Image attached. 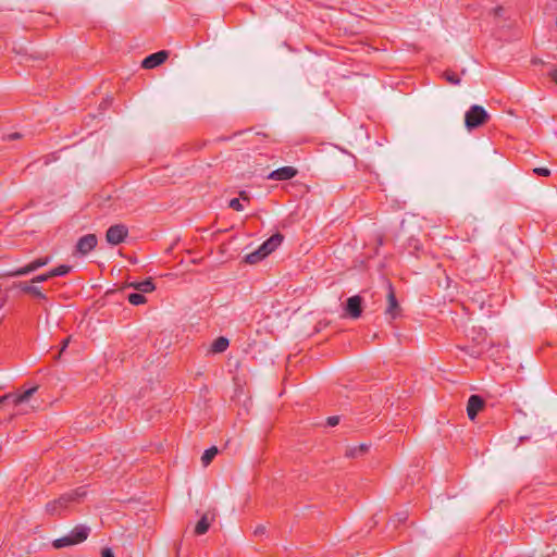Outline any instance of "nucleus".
I'll use <instances>...</instances> for the list:
<instances>
[{"mask_svg": "<svg viewBox=\"0 0 557 557\" xmlns=\"http://www.w3.org/2000/svg\"><path fill=\"white\" fill-rule=\"evenodd\" d=\"M86 494L84 486L77 487L47 503L45 510L49 516H61L71 504L78 503Z\"/></svg>", "mask_w": 557, "mask_h": 557, "instance_id": "nucleus-1", "label": "nucleus"}, {"mask_svg": "<svg viewBox=\"0 0 557 557\" xmlns=\"http://www.w3.org/2000/svg\"><path fill=\"white\" fill-rule=\"evenodd\" d=\"M283 239L284 236L281 233L273 234L257 250L246 255L245 261L249 264L258 263L273 252L282 244Z\"/></svg>", "mask_w": 557, "mask_h": 557, "instance_id": "nucleus-2", "label": "nucleus"}, {"mask_svg": "<svg viewBox=\"0 0 557 557\" xmlns=\"http://www.w3.org/2000/svg\"><path fill=\"white\" fill-rule=\"evenodd\" d=\"M488 120V113L479 104L471 106L465 114V125L469 131L484 125Z\"/></svg>", "mask_w": 557, "mask_h": 557, "instance_id": "nucleus-3", "label": "nucleus"}, {"mask_svg": "<svg viewBox=\"0 0 557 557\" xmlns=\"http://www.w3.org/2000/svg\"><path fill=\"white\" fill-rule=\"evenodd\" d=\"M128 235V228L124 224L111 225L106 232V239L110 245L116 246L123 243Z\"/></svg>", "mask_w": 557, "mask_h": 557, "instance_id": "nucleus-4", "label": "nucleus"}, {"mask_svg": "<svg viewBox=\"0 0 557 557\" xmlns=\"http://www.w3.org/2000/svg\"><path fill=\"white\" fill-rule=\"evenodd\" d=\"M98 244L96 234H87L82 236L75 246V253L79 256H86L92 251Z\"/></svg>", "mask_w": 557, "mask_h": 557, "instance_id": "nucleus-5", "label": "nucleus"}, {"mask_svg": "<svg viewBox=\"0 0 557 557\" xmlns=\"http://www.w3.org/2000/svg\"><path fill=\"white\" fill-rule=\"evenodd\" d=\"M298 174V170L290 165H285L270 172L267 176L271 181H288Z\"/></svg>", "mask_w": 557, "mask_h": 557, "instance_id": "nucleus-6", "label": "nucleus"}, {"mask_svg": "<svg viewBox=\"0 0 557 557\" xmlns=\"http://www.w3.org/2000/svg\"><path fill=\"white\" fill-rule=\"evenodd\" d=\"M50 262L49 257L38 258L25 267L18 268L10 273L11 276H23L27 275L37 269L47 265Z\"/></svg>", "mask_w": 557, "mask_h": 557, "instance_id": "nucleus-7", "label": "nucleus"}, {"mask_svg": "<svg viewBox=\"0 0 557 557\" xmlns=\"http://www.w3.org/2000/svg\"><path fill=\"white\" fill-rule=\"evenodd\" d=\"M384 296L386 299L385 313H395L400 310L399 302L396 298L395 290L389 282L384 286Z\"/></svg>", "mask_w": 557, "mask_h": 557, "instance_id": "nucleus-8", "label": "nucleus"}, {"mask_svg": "<svg viewBox=\"0 0 557 557\" xmlns=\"http://www.w3.org/2000/svg\"><path fill=\"white\" fill-rule=\"evenodd\" d=\"M168 57L169 52L165 50L151 53L143 60L141 66L144 69H154L162 64L168 59Z\"/></svg>", "mask_w": 557, "mask_h": 557, "instance_id": "nucleus-9", "label": "nucleus"}, {"mask_svg": "<svg viewBox=\"0 0 557 557\" xmlns=\"http://www.w3.org/2000/svg\"><path fill=\"white\" fill-rule=\"evenodd\" d=\"M484 400L479 395H471L468 399L467 404V414L468 418L473 421L478 416L479 411H481L484 407Z\"/></svg>", "mask_w": 557, "mask_h": 557, "instance_id": "nucleus-10", "label": "nucleus"}, {"mask_svg": "<svg viewBox=\"0 0 557 557\" xmlns=\"http://www.w3.org/2000/svg\"><path fill=\"white\" fill-rule=\"evenodd\" d=\"M370 445L368 444H359L355 446H349L345 450V457L355 459L364 456L369 451Z\"/></svg>", "mask_w": 557, "mask_h": 557, "instance_id": "nucleus-11", "label": "nucleus"}, {"mask_svg": "<svg viewBox=\"0 0 557 557\" xmlns=\"http://www.w3.org/2000/svg\"><path fill=\"white\" fill-rule=\"evenodd\" d=\"M344 313H362V298L358 295L349 297Z\"/></svg>", "mask_w": 557, "mask_h": 557, "instance_id": "nucleus-12", "label": "nucleus"}, {"mask_svg": "<svg viewBox=\"0 0 557 557\" xmlns=\"http://www.w3.org/2000/svg\"><path fill=\"white\" fill-rule=\"evenodd\" d=\"M89 532H90V529L88 527L79 524V525H76L71 531L70 534L72 536L74 544H78V543L84 542L88 537Z\"/></svg>", "mask_w": 557, "mask_h": 557, "instance_id": "nucleus-13", "label": "nucleus"}, {"mask_svg": "<svg viewBox=\"0 0 557 557\" xmlns=\"http://www.w3.org/2000/svg\"><path fill=\"white\" fill-rule=\"evenodd\" d=\"M491 346H486L483 342L479 343L473 347H462L461 349L472 358H479L484 352L488 351Z\"/></svg>", "mask_w": 557, "mask_h": 557, "instance_id": "nucleus-14", "label": "nucleus"}, {"mask_svg": "<svg viewBox=\"0 0 557 557\" xmlns=\"http://www.w3.org/2000/svg\"><path fill=\"white\" fill-rule=\"evenodd\" d=\"M37 386H33L23 393L20 394H12V401L14 405L23 404L24 401L28 400L29 397H32L37 392Z\"/></svg>", "mask_w": 557, "mask_h": 557, "instance_id": "nucleus-15", "label": "nucleus"}, {"mask_svg": "<svg viewBox=\"0 0 557 557\" xmlns=\"http://www.w3.org/2000/svg\"><path fill=\"white\" fill-rule=\"evenodd\" d=\"M228 345H230L228 339L224 336H220V337L215 338L213 341V343L211 344L210 351H212L213 354L223 352L227 349Z\"/></svg>", "mask_w": 557, "mask_h": 557, "instance_id": "nucleus-16", "label": "nucleus"}, {"mask_svg": "<svg viewBox=\"0 0 557 557\" xmlns=\"http://www.w3.org/2000/svg\"><path fill=\"white\" fill-rule=\"evenodd\" d=\"M34 283H21L20 284V287H21V290L26 293V294H30L32 296L34 297H37V298H40V299H46L45 295L41 293L40 288L33 285Z\"/></svg>", "mask_w": 557, "mask_h": 557, "instance_id": "nucleus-17", "label": "nucleus"}, {"mask_svg": "<svg viewBox=\"0 0 557 557\" xmlns=\"http://www.w3.org/2000/svg\"><path fill=\"white\" fill-rule=\"evenodd\" d=\"M133 286L136 290H138L141 294L150 293V292L154 290V288H156L154 283L152 282L151 278H147L145 281L137 282V283L133 284Z\"/></svg>", "mask_w": 557, "mask_h": 557, "instance_id": "nucleus-18", "label": "nucleus"}, {"mask_svg": "<svg viewBox=\"0 0 557 557\" xmlns=\"http://www.w3.org/2000/svg\"><path fill=\"white\" fill-rule=\"evenodd\" d=\"M209 527H210V521H209L208 515H203L195 527V534L202 535V534L207 533L209 530Z\"/></svg>", "mask_w": 557, "mask_h": 557, "instance_id": "nucleus-19", "label": "nucleus"}, {"mask_svg": "<svg viewBox=\"0 0 557 557\" xmlns=\"http://www.w3.org/2000/svg\"><path fill=\"white\" fill-rule=\"evenodd\" d=\"M218 453L219 450L215 446H211L210 448L206 449L201 456L202 466H209L213 458L218 455Z\"/></svg>", "mask_w": 557, "mask_h": 557, "instance_id": "nucleus-20", "label": "nucleus"}, {"mask_svg": "<svg viewBox=\"0 0 557 557\" xmlns=\"http://www.w3.org/2000/svg\"><path fill=\"white\" fill-rule=\"evenodd\" d=\"M126 298L129 301V304L134 306H138L146 302V297L141 293H131L126 296Z\"/></svg>", "mask_w": 557, "mask_h": 557, "instance_id": "nucleus-21", "label": "nucleus"}, {"mask_svg": "<svg viewBox=\"0 0 557 557\" xmlns=\"http://www.w3.org/2000/svg\"><path fill=\"white\" fill-rule=\"evenodd\" d=\"M70 545H75L72 540L71 534L53 541V547H55V548H62V547H66Z\"/></svg>", "mask_w": 557, "mask_h": 557, "instance_id": "nucleus-22", "label": "nucleus"}, {"mask_svg": "<svg viewBox=\"0 0 557 557\" xmlns=\"http://www.w3.org/2000/svg\"><path fill=\"white\" fill-rule=\"evenodd\" d=\"M91 324V319H86L84 315L78 322H77V329L81 333H84L85 335H90L89 326Z\"/></svg>", "mask_w": 557, "mask_h": 557, "instance_id": "nucleus-23", "label": "nucleus"}, {"mask_svg": "<svg viewBox=\"0 0 557 557\" xmlns=\"http://www.w3.org/2000/svg\"><path fill=\"white\" fill-rule=\"evenodd\" d=\"M71 271V267L66 264H61L52 270H50V275L54 276H63Z\"/></svg>", "mask_w": 557, "mask_h": 557, "instance_id": "nucleus-24", "label": "nucleus"}, {"mask_svg": "<svg viewBox=\"0 0 557 557\" xmlns=\"http://www.w3.org/2000/svg\"><path fill=\"white\" fill-rule=\"evenodd\" d=\"M444 76L446 78V81L453 85H458L460 83V78L458 77V75L454 72H450V71H446L444 73Z\"/></svg>", "mask_w": 557, "mask_h": 557, "instance_id": "nucleus-25", "label": "nucleus"}, {"mask_svg": "<svg viewBox=\"0 0 557 557\" xmlns=\"http://www.w3.org/2000/svg\"><path fill=\"white\" fill-rule=\"evenodd\" d=\"M228 207L235 211H243V209H244V207L238 198H233L230 201Z\"/></svg>", "mask_w": 557, "mask_h": 557, "instance_id": "nucleus-26", "label": "nucleus"}, {"mask_svg": "<svg viewBox=\"0 0 557 557\" xmlns=\"http://www.w3.org/2000/svg\"><path fill=\"white\" fill-rule=\"evenodd\" d=\"M52 276L50 275V271L45 273V274H40V275H37L35 276L33 280H32V283H40V282H45L47 281L48 278H51Z\"/></svg>", "mask_w": 557, "mask_h": 557, "instance_id": "nucleus-27", "label": "nucleus"}, {"mask_svg": "<svg viewBox=\"0 0 557 557\" xmlns=\"http://www.w3.org/2000/svg\"><path fill=\"white\" fill-rule=\"evenodd\" d=\"M533 173L540 176H549L550 171L547 168H535L533 169Z\"/></svg>", "mask_w": 557, "mask_h": 557, "instance_id": "nucleus-28", "label": "nucleus"}, {"mask_svg": "<svg viewBox=\"0 0 557 557\" xmlns=\"http://www.w3.org/2000/svg\"><path fill=\"white\" fill-rule=\"evenodd\" d=\"M338 422H339V417H337V416L329 417L326 420V423L330 426H335L338 424Z\"/></svg>", "mask_w": 557, "mask_h": 557, "instance_id": "nucleus-29", "label": "nucleus"}, {"mask_svg": "<svg viewBox=\"0 0 557 557\" xmlns=\"http://www.w3.org/2000/svg\"><path fill=\"white\" fill-rule=\"evenodd\" d=\"M21 137H22L21 133L14 132V133H10V134L5 135L4 139H7V140H15V139H20Z\"/></svg>", "mask_w": 557, "mask_h": 557, "instance_id": "nucleus-30", "label": "nucleus"}, {"mask_svg": "<svg viewBox=\"0 0 557 557\" xmlns=\"http://www.w3.org/2000/svg\"><path fill=\"white\" fill-rule=\"evenodd\" d=\"M504 11H505L504 7H502V5H497L496 8H494V9H493V11H492V12H493L494 16H496V17H502V16H503Z\"/></svg>", "mask_w": 557, "mask_h": 557, "instance_id": "nucleus-31", "label": "nucleus"}, {"mask_svg": "<svg viewBox=\"0 0 557 557\" xmlns=\"http://www.w3.org/2000/svg\"><path fill=\"white\" fill-rule=\"evenodd\" d=\"M70 341H71V336L66 337L63 342H62V345H61V349H60V352L57 357V359L60 358L61 354L66 349V347L69 346L70 344Z\"/></svg>", "mask_w": 557, "mask_h": 557, "instance_id": "nucleus-32", "label": "nucleus"}, {"mask_svg": "<svg viewBox=\"0 0 557 557\" xmlns=\"http://www.w3.org/2000/svg\"><path fill=\"white\" fill-rule=\"evenodd\" d=\"M408 516H407V512H398L396 513V519L399 523H403L407 520Z\"/></svg>", "mask_w": 557, "mask_h": 557, "instance_id": "nucleus-33", "label": "nucleus"}, {"mask_svg": "<svg viewBox=\"0 0 557 557\" xmlns=\"http://www.w3.org/2000/svg\"><path fill=\"white\" fill-rule=\"evenodd\" d=\"M329 324V321H326L325 319L323 321H319L318 322V326L314 327V333H318L321 331L322 326L325 327L326 325Z\"/></svg>", "mask_w": 557, "mask_h": 557, "instance_id": "nucleus-34", "label": "nucleus"}, {"mask_svg": "<svg viewBox=\"0 0 557 557\" xmlns=\"http://www.w3.org/2000/svg\"><path fill=\"white\" fill-rule=\"evenodd\" d=\"M101 557H114L111 548L107 547L101 550Z\"/></svg>", "mask_w": 557, "mask_h": 557, "instance_id": "nucleus-35", "label": "nucleus"}, {"mask_svg": "<svg viewBox=\"0 0 557 557\" xmlns=\"http://www.w3.org/2000/svg\"><path fill=\"white\" fill-rule=\"evenodd\" d=\"M548 76L557 85V67L549 71Z\"/></svg>", "mask_w": 557, "mask_h": 557, "instance_id": "nucleus-36", "label": "nucleus"}, {"mask_svg": "<svg viewBox=\"0 0 557 557\" xmlns=\"http://www.w3.org/2000/svg\"><path fill=\"white\" fill-rule=\"evenodd\" d=\"M109 298H114V299H120V298H124V294L122 292H113L111 294L108 295Z\"/></svg>", "mask_w": 557, "mask_h": 557, "instance_id": "nucleus-37", "label": "nucleus"}, {"mask_svg": "<svg viewBox=\"0 0 557 557\" xmlns=\"http://www.w3.org/2000/svg\"><path fill=\"white\" fill-rule=\"evenodd\" d=\"M265 530L267 529L264 525H258V527H256L253 533H255V535H262L265 533Z\"/></svg>", "mask_w": 557, "mask_h": 557, "instance_id": "nucleus-38", "label": "nucleus"}, {"mask_svg": "<svg viewBox=\"0 0 557 557\" xmlns=\"http://www.w3.org/2000/svg\"><path fill=\"white\" fill-rule=\"evenodd\" d=\"M239 197H240V199H243V200H245V201H249L248 193H247V191H245V190H242V191L239 193Z\"/></svg>", "mask_w": 557, "mask_h": 557, "instance_id": "nucleus-39", "label": "nucleus"}, {"mask_svg": "<svg viewBox=\"0 0 557 557\" xmlns=\"http://www.w3.org/2000/svg\"><path fill=\"white\" fill-rule=\"evenodd\" d=\"M10 399L12 400V394L4 395V396L0 397V404H2L5 400H10Z\"/></svg>", "mask_w": 557, "mask_h": 557, "instance_id": "nucleus-40", "label": "nucleus"}, {"mask_svg": "<svg viewBox=\"0 0 557 557\" xmlns=\"http://www.w3.org/2000/svg\"><path fill=\"white\" fill-rule=\"evenodd\" d=\"M257 135H260V136H264V137H268V135H267V134H264V133H261V132H257Z\"/></svg>", "mask_w": 557, "mask_h": 557, "instance_id": "nucleus-41", "label": "nucleus"}, {"mask_svg": "<svg viewBox=\"0 0 557 557\" xmlns=\"http://www.w3.org/2000/svg\"><path fill=\"white\" fill-rule=\"evenodd\" d=\"M344 318H346L347 315H343ZM349 318H358L359 315L357 314H354V315H348Z\"/></svg>", "mask_w": 557, "mask_h": 557, "instance_id": "nucleus-42", "label": "nucleus"}, {"mask_svg": "<svg viewBox=\"0 0 557 557\" xmlns=\"http://www.w3.org/2000/svg\"><path fill=\"white\" fill-rule=\"evenodd\" d=\"M51 308H48V307H45L44 310L45 311H49Z\"/></svg>", "mask_w": 557, "mask_h": 557, "instance_id": "nucleus-43", "label": "nucleus"}]
</instances>
